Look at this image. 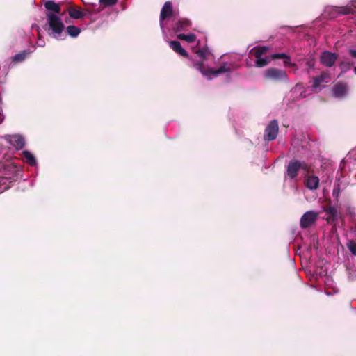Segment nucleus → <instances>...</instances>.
I'll list each match as a JSON object with an SVG mask.
<instances>
[{
  "label": "nucleus",
  "mask_w": 356,
  "mask_h": 356,
  "mask_svg": "<svg viewBox=\"0 0 356 356\" xmlns=\"http://www.w3.org/2000/svg\"><path fill=\"white\" fill-rule=\"evenodd\" d=\"M46 18L47 22V32L48 34L57 40L63 39V31L65 25L62 19L59 15L52 13H46Z\"/></svg>",
  "instance_id": "obj_1"
},
{
  "label": "nucleus",
  "mask_w": 356,
  "mask_h": 356,
  "mask_svg": "<svg viewBox=\"0 0 356 356\" xmlns=\"http://www.w3.org/2000/svg\"><path fill=\"white\" fill-rule=\"evenodd\" d=\"M232 65L227 62H223L221 65L216 70L213 68L203 69V63L195 64V68L203 76L206 77L207 80L211 81L213 77H217L221 74H227V76L229 79H231L230 73L232 72L231 66Z\"/></svg>",
  "instance_id": "obj_2"
},
{
  "label": "nucleus",
  "mask_w": 356,
  "mask_h": 356,
  "mask_svg": "<svg viewBox=\"0 0 356 356\" xmlns=\"http://www.w3.org/2000/svg\"><path fill=\"white\" fill-rule=\"evenodd\" d=\"M354 8H356V0H351L344 6H328L325 7V15L329 18H335L339 15L354 13Z\"/></svg>",
  "instance_id": "obj_3"
},
{
  "label": "nucleus",
  "mask_w": 356,
  "mask_h": 356,
  "mask_svg": "<svg viewBox=\"0 0 356 356\" xmlns=\"http://www.w3.org/2000/svg\"><path fill=\"white\" fill-rule=\"evenodd\" d=\"M265 79L273 81H289V77L285 71L275 68L270 67L267 69L264 74Z\"/></svg>",
  "instance_id": "obj_4"
},
{
  "label": "nucleus",
  "mask_w": 356,
  "mask_h": 356,
  "mask_svg": "<svg viewBox=\"0 0 356 356\" xmlns=\"http://www.w3.org/2000/svg\"><path fill=\"white\" fill-rule=\"evenodd\" d=\"M331 81L329 74L322 72L319 76H315L311 81V92H320L323 88L322 83H328Z\"/></svg>",
  "instance_id": "obj_5"
},
{
  "label": "nucleus",
  "mask_w": 356,
  "mask_h": 356,
  "mask_svg": "<svg viewBox=\"0 0 356 356\" xmlns=\"http://www.w3.org/2000/svg\"><path fill=\"white\" fill-rule=\"evenodd\" d=\"M350 164L348 161L343 160L340 164V175L344 177L343 180L348 182V184H355L356 183V171L350 170Z\"/></svg>",
  "instance_id": "obj_6"
},
{
  "label": "nucleus",
  "mask_w": 356,
  "mask_h": 356,
  "mask_svg": "<svg viewBox=\"0 0 356 356\" xmlns=\"http://www.w3.org/2000/svg\"><path fill=\"white\" fill-rule=\"evenodd\" d=\"M318 218V213L311 210L306 211L300 218V227L302 229H307L316 223Z\"/></svg>",
  "instance_id": "obj_7"
},
{
  "label": "nucleus",
  "mask_w": 356,
  "mask_h": 356,
  "mask_svg": "<svg viewBox=\"0 0 356 356\" xmlns=\"http://www.w3.org/2000/svg\"><path fill=\"white\" fill-rule=\"evenodd\" d=\"M172 17V6L170 1H166L163 6L160 14V27L163 35H166L165 20Z\"/></svg>",
  "instance_id": "obj_8"
},
{
  "label": "nucleus",
  "mask_w": 356,
  "mask_h": 356,
  "mask_svg": "<svg viewBox=\"0 0 356 356\" xmlns=\"http://www.w3.org/2000/svg\"><path fill=\"white\" fill-rule=\"evenodd\" d=\"M308 166L305 162H301L298 160H292L288 164L286 173L291 179H295L300 169L306 170Z\"/></svg>",
  "instance_id": "obj_9"
},
{
  "label": "nucleus",
  "mask_w": 356,
  "mask_h": 356,
  "mask_svg": "<svg viewBox=\"0 0 356 356\" xmlns=\"http://www.w3.org/2000/svg\"><path fill=\"white\" fill-rule=\"evenodd\" d=\"M279 131L277 120H271L265 129L264 138L266 141H272L276 139Z\"/></svg>",
  "instance_id": "obj_10"
},
{
  "label": "nucleus",
  "mask_w": 356,
  "mask_h": 356,
  "mask_svg": "<svg viewBox=\"0 0 356 356\" xmlns=\"http://www.w3.org/2000/svg\"><path fill=\"white\" fill-rule=\"evenodd\" d=\"M4 139L17 150L22 149L26 145L24 136L20 134L6 135Z\"/></svg>",
  "instance_id": "obj_11"
},
{
  "label": "nucleus",
  "mask_w": 356,
  "mask_h": 356,
  "mask_svg": "<svg viewBox=\"0 0 356 356\" xmlns=\"http://www.w3.org/2000/svg\"><path fill=\"white\" fill-rule=\"evenodd\" d=\"M343 177L337 172L336 177V182L332 191V195L337 200L338 199L339 194L342 189L345 188L348 185V182L343 180Z\"/></svg>",
  "instance_id": "obj_12"
},
{
  "label": "nucleus",
  "mask_w": 356,
  "mask_h": 356,
  "mask_svg": "<svg viewBox=\"0 0 356 356\" xmlns=\"http://www.w3.org/2000/svg\"><path fill=\"white\" fill-rule=\"evenodd\" d=\"M337 59V55L327 51H323L320 56L321 63L327 67H331L334 65Z\"/></svg>",
  "instance_id": "obj_13"
},
{
  "label": "nucleus",
  "mask_w": 356,
  "mask_h": 356,
  "mask_svg": "<svg viewBox=\"0 0 356 356\" xmlns=\"http://www.w3.org/2000/svg\"><path fill=\"white\" fill-rule=\"evenodd\" d=\"M104 7L99 2L98 3H91L86 7L87 17L91 20L92 22L96 21L94 17L104 10Z\"/></svg>",
  "instance_id": "obj_14"
},
{
  "label": "nucleus",
  "mask_w": 356,
  "mask_h": 356,
  "mask_svg": "<svg viewBox=\"0 0 356 356\" xmlns=\"http://www.w3.org/2000/svg\"><path fill=\"white\" fill-rule=\"evenodd\" d=\"M172 22V29L175 32L186 31L191 26V22L185 18L177 19L176 17H173Z\"/></svg>",
  "instance_id": "obj_15"
},
{
  "label": "nucleus",
  "mask_w": 356,
  "mask_h": 356,
  "mask_svg": "<svg viewBox=\"0 0 356 356\" xmlns=\"http://www.w3.org/2000/svg\"><path fill=\"white\" fill-rule=\"evenodd\" d=\"M332 92L334 97L343 98L348 94V86L346 83H339L332 87Z\"/></svg>",
  "instance_id": "obj_16"
},
{
  "label": "nucleus",
  "mask_w": 356,
  "mask_h": 356,
  "mask_svg": "<svg viewBox=\"0 0 356 356\" xmlns=\"http://www.w3.org/2000/svg\"><path fill=\"white\" fill-rule=\"evenodd\" d=\"M17 179V175L15 174L12 177H0V193L3 191L10 188L13 182L15 181Z\"/></svg>",
  "instance_id": "obj_17"
},
{
  "label": "nucleus",
  "mask_w": 356,
  "mask_h": 356,
  "mask_svg": "<svg viewBox=\"0 0 356 356\" xmlns=\"http://www.w3.org/2000/svg\"><path fill=\"white\" fill-rule=\"evenodd\" d=\"M319 183L320 179L316 175H309L305 177V186L311 191L316 190L318 188Z\"/></svg>",
  "instance_id": "obj_18"
},
{
  "label": "nucleus",
  "mask_w": 356,
  "mask_h": 356,
  "mask_svg": "<svg viewBox=\"0 0 356 356\" xmlns=\"http://www.w3.org/2000/svg\"><path fill=\"white\" fill-rule=\"evenodd\" d=\"M44 7L47 9L45 14L50 13L58 15L61 11L59 4L56 3L54 1L49 0L46 1Z\"/></svg>",
  "instance_id": "obj_19"
},
{
  "label": "nucleus",
  "mask_w": 356,
  "mask_h": 356,
  "mask_svg": "<svg viewBox=\"0 0 356 356\" xmlns=\"http://www.w3.org/2000/svg\"><path fill=\"white\" fill-rule=\"evenodd\" d=\"M196 54L200 58L201 60L200 62H193V66L195 67V64H196V63H203V69H204V61L211 54L210 50L209 49L208 47H204L202 49H198L196 51Z\"/></svg>",
  "instance_id": "obj_20"
},
{
  "label": "nucleus",
  "mask_w": 356,
  "mask_h": 356,
  "mask_svg": "<svg viewBox=\"0 0 356 356\" xmlns=\"http://www.w3.org/2000/svg\"><path fill=\"white\" fill-rule=\"evenodd\" d=\"M170 47L175 51V52L178 53L179 54L183 56H188V53L186 51L181 47V43L179 41L174 40L170 41Z\"/></svg>",
  "instance_id": "obj_21"
},
{
  "label": "nucleus",
  "mask_w": 356,
  "mask_h": 356,
  "mask_svg": "<svg viewBox=\"0 0 356 356\" xmlns=\"http://www.w3.org/2000/svg\"><path fill=\"white\" fill-rule=\"evenodd\" d=\"M69 15L73 19H81L83 17H87L86 8L82 11L76 8H71L69 10Z\"/></svg>",
  "instance_id": "obj_22"
},
{
  "label": "nucleus",
  "mask_w": 356,
  "mask_h": 356,
  "mask_svg": "<svg viewBox=\"0 0 356 356\" xmlns=\"http://www.w3.org/2000/svg\"><path fill=\"white\" fill-rule=\"evenodd\" d=\"M22 154L26 160V162L31 166H35L37 165V160L33 153L28 150H24Z\"/></svg>",
  "instance_id": "obj_23"
},
{
  "label": "nucleus",
  "mask_w": 356,
  "mask_h": 356,
  "mask_svg": "<svg viewBox=\"0 0 356 356\" xmlns=\"http://www.w3.org/2000/svg\"><path fill=\"white\" fill-rule=\"evenodd\" d=\"M31 51L27 50H24L12 57V61L13 63H22L25 60V59L29 56Z\"/></svg>",
  "instance_id": "obj_24"
},
{
  "label": "nucleus",
  "mask_w": 356,
  "mask_h": 356,
  "mask_svg": "<svg viewBox=\"0 0 356 356\" xmlns=\"http://www.w3.org/2000/svg\"><path fill=\"white\" fill-rule=\"evenodd\" d=\"M308 90H309L308 88H305L300 83L296 84V86L292 89L293 92H294L300 91V97L301 98H305L311 94V92H309V93L307 92Z\"/></svg>",
  "instance_id": "obj_25"
},
{
  "label": "nucleus",
  "mask_w": 356,
  "mask_h": 356,
  "mask_svg": "<svg viewBox=\"0 0 356 356\" xmlns=\"http://www.w3.org/2000/svg\"><path fill=\"white\" fill-rule=\"evenodd\" d=\"M67 33L72 38H76L81 33V29L74 25H70L66 28Z\"/></svg>",
  "instance_id": "obj_26"
},
{
  "label": "nucleus",
  "mask_w": 356,
  "mask_h": 356,
  "mask_svg": "<svg viewBox=\"0 0 356 356\" xmlns=\"http://www.w3.org/2000/svg\"><path fill=\"white\" fill-rule=\"evenodd\" d=\"M177 37H178V38H179L181 40H186L188 42H193L196 39L195 35L193 34V33H190V34H187V35L181 33V34H179Z\"/></svg>",
  "instance_id": "obj_27"
},
{
  "label": "nucleus",
  "mask_w": 356,
  "mask_h": 356,
  "mask_svg": "<svg viewBox=\"0 0 356 356\" xmlns=\"http://www.w3.org/2000/svg\"><path fill=\"white\" fill-rule=\"evenodd\" d=\"M269 60L266 57L257 58L255 65L258 67H262L268 65Z\"/></svg>",
  "instance_id": "obj_28"
},
{
  "label": "nucleus",
  "mask_w": 356,
  "mask_h": 356,
  "mask_svg": "<svg viewBox=\"0 0 356 356\" xmlns=\"http://www.w3.org/2000/svg\"><path fill=\"white\" fill-rule=\"evenodd\" d=\"M316 64V61L313 58H308L305 61V66L307 67V72L309 74L314 69Z\"/></svg>",
  "instance_id": "obj_29"
},
{
  "label": "nucleus",
  "mask_w": 356,
  "mask_h": 356,
  "mask_svg": "<svg viewBox=\"0 0 356 356\" xmlns=\"http://www.w3.org/2000/svg\"><path fill=\"white\" fill-rule=\"evenodd\" d=\"M267 47H262L259 48H253L251 51L254 50V56L256 58L262 57L261 56L267 51Z\"/></svg>",
  "instance_id": "obj_30"
},
{
  "label": "nucleus",
  "mask_w": 356,
  "mask_h": 356,
  "mask_svg": "<svg viewBox=\"0 0 356 356\" xmlns=\"http://www.w3.org/2000/svg\"><path fill=\"white\" fill-rule=\"evenodd\" d=\"M346 246L348 250L355 256H356V242L353 240H350L347 242Z\"/></svg>",
  "instance_id": "obj_31"
},
{
  "label": "nucleus",
  "mask_w": 356,
  "mask_h": 356,
  "mask_svg": "<svg viewBox=\"0 0 356 356\" xmlns=\"http://www.w3.org/2000/svg\"><path fill=\"white\" fill-rule=\"evenodd\" d=\"M321 184H325L326 186H330L332 181V176L331 175H323L321 178Z\"/></svg>",
  "instance_id": "obj_32"
},
{
  "label": "nucleus",
  "mask_w": 356,
  "mask_h": 356,
  "mask_svg": "<svg viewBox=\"0 0 356 356\" xmlns=\"http://www.w3.org/2000/svg\"><path fill=\"white\" fill-rule=\"evenodd\" d=\"M99 1L104 7H105L115 5L118 0H99Z\"/></svg>",
  "instance_id": "obj_33"
},
{
  "label": "nucleus",
  "mask_w": 356,
  "mask_h": 356,
  "mask_svg": "<svg viewBox=\"0 0 356 356\" xmlns=\"http://www.w3.org/2000/svg\"><path fill=\"white\" fill-rule=\"evenodd\" d=\"M283 59L284 65H291V58L289 56L286 55Z\"/></svg>",
  "instance_id": "obj_34"
},
{
  "label": "nucleus",
  "mask_w": 356,
  "mask_h": 356,
  "mask_svg": "<svg viewBox=\"0 0 356 356\" xmlns=\"http://www.w3.org/2000/svg\"><path fill=\"white\" fill-rule=\"evenodd\" d=\"M286 56L284 53H280V54H275L273 55V58L277 59V58H284Z\"/></svg>",
  "instance_id": "obj_35"
},
{
  "label": "nucleus",
  "mask_w": 356,
  "mask_h": 356,
  "mask_svg": "<svg viewBox=\"0 0 356 356\" xmlns=\"http://www.w3.org/2000/svg\"><path fill=\"white\" fill-rule=\"evenodd\" d=\"M349 55L353 58L356 59V49H348Z\"/></svg>",
  "instance_id": "obj_36"
},
{
  "label": "nucleus",
  "mask_w": 356,
  "mask_h": 356,
  "mask_svg": "<svg viewBox=\"0 0 356 356\" xmlns=\"http://www.w3.org/2000/svg\"><path fill=\"white\" fill-rule=\"evenodd\" d=\"M37 45L40 47H43L45 46V42L44 40L39 38L36 42Z\"/></svg>",
  "instance_id": "obj_37"
},
{
  "label": "nucleus",
  "mask_w": 356,
  "mask_h": 356,
  "mask_svg": "<svg viewBox=\"0 0 356 356\" xmlns=\"http://www.w3.org/2000/svg\"><path fill=\"white\" fill-rule=\"evenodd\" d=\"M329 212L330 213H332V214H334V213L335 212V209L334 208H330Z\"/></svg>",
  "instance_id": "obj_38"
},
{
  "label": "nucleus",
  "mask_w": 356,
  "mask_h": 356,
  "mask_svg": "<svg viewBox=\"0 0 356 356\" xmlns=\"http://www.w3.org/2000/svg\"><path fill=\"white\" fill-rule=\"evenodd\" d=\"M353 72H354V73L356 74V66L354 67V69H353Z\"/></svg>",
  "instance_id": "obj_39"
}]
</instances>
